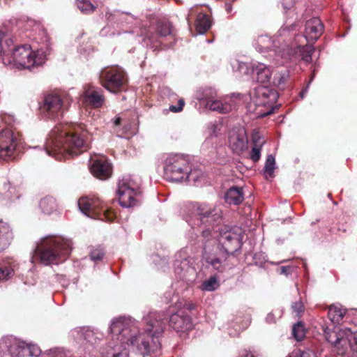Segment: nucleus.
Instances as JSON below:
<instances>
[{
    "label": "nucleus",
    "mask_w": 357,
    "mask_h": 357,
    "mask_svg": "<svg viewBox=\"0 0 357 357\" xmlns=\"http://www.w3.org/2000/svg\"><path fill=\"white\" fill-rule=\"evenodd\" d=\"M190 215L186 222L192 228L202 229L203 237V260L208 268L218 273L227 268V256L240 249L241 231L239 229H230L227 227L218 229V234H211V228L218 224L222 215L220 208L205 204H192Z\"/></svg>",
    "instance_id": "1"
},
{
    "label": "nucleus",
    "mask_w": 357,
    "mask_h": 357,
    "mask_svg": "<svg viewBox=\"0 0 357 357\" xmlns=\"http://www.w3.org/2000/svg\"><path fill=\"white\" fill-rule=\"evenodd\" d=\"M144 333H139L137 321L130 317L114 319L109 326L112 341L106 348L100 349L102 357H128V349L139 352L145 357L160 349L159 337L166 324L164 314L150 312L144 317Z\"/></svg>",
    "instance_id": "2"
},
{
    "label": "nucleus",
    "mask_w": 357,
    "mask_h": 357,
    "mask_svg": "<svg viewBox=\"0 0 357 357\" xmlns=\"http://www.w3.org/2000/svg\"><path fill=\"white\" fill-rule=\"evenodd\" d=\"M88 130L83 125H59L51 131L44 153L56 160L74 156L88 147Z\"/></svg>",
    "instance_id": "3"
},
{
    "label": "nucleus",
    "mask_w": 357,
    "mask_h": 357,
    "mask_svg": "<svg viewBox=\"0 0 357 357\" xmlns=\"http://www.w3.org/2000/svg\"><path fill=\"white\" fill-rule=\"evenodd\" d=\"M72 243L61 236H46L37 244L34 250L35 257L45 264L63 261L70 253Z\"/></svg>",
    "instance_id": "4"
},
{
    "label": "nucleus",
    "mask_w": 357,
    "mask_h": 357,
    "mask_svg": "<svg viewBox=\"0 0 357 357\" xmlns=\"http://www.w3.org/2000/svg\"><path fill=\"white\" fill-rule=\"evenodd\" d=\"M3 63L11 68L31 70L45 62V56L39 52H33L29 45L15 47L11 54H5L1 58Z\"/></svg>",
    "instance_id": "5"
},
{
    "label": "nucleus",
    "mask_w": 357,
    "mask_h": 357,
    "mask_svg": "<svg viewBox=\"0 0 357 357\" xmlns=\"http://www.w3.org/2000/svg\"><path fill=\"white\" fill-rule=\"evenodd\" d=\"M324 328L325 339L337 354L344 355L349 350L357 352V331L353 333L348 328H336L333 331H330L328 326Z\"/></svg>",
    "instance_id": "6"
},
{
    "label": "nucleus",
    "mask_w": 357,
    "mask_h": 357,
    "mask_svg": "<svg viewBox=\"0 0 357 357\" xmlns=\"http://www.w3.org/2000/svg\"><path fill=\"white\" fill-rule=\"evenodd\" d=\"M249 109L257 116L264 117L273 112V104L277 99L275 91L265 86H258L250 92Z\"/></svg>",
    "instance_id": "7"
},
{
    "label": "nucleus",
    "mask_w": 357,
    "mask_h": 357,
    "mask_svg": "<svg viewBox=\"0 0 357 357\" xmlns=\"http://www.w3.org/2000/svg\"><path fill=\"white\" fill-rule=\"evenodd\" d=\"M296 25L291 27H282L274 36L273 38H269L268 36H259L255 44L258 51L272 50L282 57V50L289 47L288 43L291 40V37L295 35L293 32Z\"/></svg>",
    "instance_id": "8"
},
{
    "label": "nucleus",
    "mask_w": 357,
    "mask_h": 357,
    "mask_svg": "<svg viewBox=\"0 0 357 357\" xmlns=\"http://www.w3.org/2000/svg\"><path fill=\"white\" fill-rule=\"evenodd\" d=\"M164 176L172 182H183L187 181L190 173L188 160L179 155H169L164 162Z\"/></svg>",
    "instance_id": "9"
},
{
    "label": "nucleus",
    "mask_w": 357,
    "mask_h": 357,
    "mask_svg": "<svg viewBox=\"0 0 357 357\" xmlns=\"http://www.w3.org/2000/svg\"><path fill=\"white\" fill-rule=\"evenodd\" d=\"M70 102L71 99L66 94H49L45 97L40 111L47 119H59L68 110Z\"/></svg>",
    "instance_id": "10"
},
{
    "label": "nucleus",
    "mask_w": 357,
    "mask_h": 357,
    "mask_svg": "<svg viewBox=\"0 0 357 357\" xmlns=\"http://www.w3.org/2000/svg\"><path fill=\"white\" fill-rule=\"evenodd\" d=\"M101 85L111 93H116L123 91L127 84L126 73L121 68L105 67L99 73Z\"/></svg>",
    "instance_id": "11"
},
{
    "label": "nucleus",
    "mask_w": 357,
    "mask_h": 357,
    "mask_svg": "<svg viewBox=\"0 0 357 357\" xmlns=\"http://www.w3.org/2000/svg\"><path fill=\"white\" fill-rule=\"evenodd\" d=\"M139 185L140 180L130 175L119 181L117 195L121 206L128 208L136 204L135 197L140 193Z\"/></svg>",
    "instance_id": "12"
},
{
    "label": "nucleus",
    "mask_w": 357,
    "mask_h": 357,
    "mask_svg": "<svg viewBox=\"0 0 357 357\" xmlns=\"http://www.w3.org/2000/svg\"><path fill=\"white\" fill-rule=\"evenodd\" d=\"M78 206L82 213L91 218L112 222L115 218L114 213L102 205L99 199L82 197L78 201Z\"/></svg>",
    "instance_id": "13"
},
{
    "label": "nucleus",
    "mask_w": 357,
    "mask_h": 357,
    "mask_svg": "<svg viewBox=\"0 0 357 357\" xmlns=\"http://www.w3.org/2000/svg\"><path fill=\"white\" fill-rule=\"evenodd\" d=\"M21 139L10 129L0 131V158L3 160H15L20 152Z\"/></svg>",
    "instance_id": "14"
},
{
    "label": "nucleus",
    "mask_w": 357,
    "mask_h": 357,
    "mask_svg": "<svg viewBox=\"0 0 357 357\" xmlns=\"http://www.w3.org/2000/svg\"><path fill=\"white\" fill-rule=\"evenodd\" d=\"M301 40H303V36L294 35L288 43L289 47L282 50V58L286 61L296 60L298 57H301L306 63L312 61V54L314 48L310 45H302Z\"/></svg>",
    "instance_id": "15"
},
{
    "label": "nucleus",
    "mask_w": 357,
    "mask_h": 357,
    "mask_svg": "<svg viewBox=\"0 0 357 357\" xmlns=\"http://www.w3.org/2000/svg\"><path fill=\"white\" fill-rule=\"evenodd\" d=\"M149 26L147 27L146 24L143 25L141 30L140 36L143 37V40H149L153 43L157 35L160 36H167L172 33V26L169 22L158 19L155 16H152L149 20Z\"/></svg>",
    "instance_id": "16"
},
{
    "label": "nucleus",
    "mask_w": 357,
    "mask_h": 357,
    "mask_svg": "<svg viewBox=\"0 0 357 357\" xmlns=\"http://www.w3.org/2000/svg\"><path fill=\"white\" fill-rule=\"evenodd\" d=\"M70 334L77 341L82 342L89 353L99 345L104 337L99 331L90 328H77L72 330Z\"/></svg>",
    "instance_id": "17"
},
{
    "label": "nucleus",
    "mask_w": 357,
    "mask_h": 357,
    "mask_svg": "<svg viewBox=\"0 0 357 357\" xmlns=\"http://www.w3.org/2000/svg\"><path fill=\"white\" fill-rule=\"evenodd\" d=\"M174 263V272L179 279L190 280V277L195 275V269L192 266V259L185 250H181L176 254Z\"/></svg>",
    "instance_id": "18"
},
{
    "label": "nucleus",
    "mask_w": 357,
    "mask_h": 357,
    "mask_svg": "<svg viewBox=\"0 0 357 357\" xmlns=\"http://www.w3.org/2000/svg\"><path fill=\"white\" fill-rule=\"evenodd\" d=\"M228 144L231 151L238 155L248 149V139L243 128H234L229 132Z\"/></svg>",
    "instance_id": "19"
},
{
    "label": "nucleus",
    "mask_w": 357,
    "mask_h": 357,
    "mask_svg": "<svg viewBox=\"0 0 357 357\" xmlns=\"http://www.w3.org/2000/svg\"><path fill=\"white\" fill-rule=\"evenodd\" d=\"M347 314V309L339 303L333 304L328 307V318L330 320V324H324L321 325L323 332L324 333V326H328L331 330L333 331L335 328H346L345 326L340 325L344 321V318Z\"/></svg>",
    "instance_id": "20"
},
{
    "label": "nucleus",
    "mask_w": 357,
    "mask_h": 357,
    "mask_svg": "<svg viewBox=\"0 0 357 357\" xmlns=\"http://www.w3.org/2000/svg\"><path fill=\"white\" fill-rule=\"evenodd\" d=\"M82 97L86 104L94 108L102 107L105 100L102 90L91 84H86L84 86Z\"/></svg>",
    "instance_id": "21"
},
{
    "label": "nucleus",
    "mask_w": 357,
    "mask_h": 357,
    "mask_svg": "<svg viewBox=\"0 0 357 357\" xmlns=\"http://www.w3.org/2000/svg\"><path fill=\"white\" fill-rule=\"evenodd\" d=\"M90 170L93 175L101 180H106L112 173V167L104 156L91 159Z\"/></svg>",
    "instance_id": "22"
},
{
    "label": "nucleus",
    "mask_w": 357,
    "mask_h": 357,
    "mask_svg": "<svg viewBox=\"0 0 357 357\" xmlns=\"http://www.w3.org/2000/svg\"><path fill=\"white\" fill-rule=\"evenodd\" d=\"M197 15V20L195 23L196 30L198 33L203 34L206 33L211 26V20L210 17L205 13L199 11V6H195L192 7L188 15H186V20L188 24L191 22L193 15Z\"/></svg>",
    "instance_id": "23"
},
{
    "label": "nucleus",
    "mask_w": 357,
    "mask_h": 357,
    "mask_svg": "<svg viewBox=\"0 0 357 357\" xmlns=\"http://www.w3.org/2000/svg\"><path fill=\"white\" fill-rule=\"evenodd\" d=\"M169 326L177 332H185L192 328L191 318L182 310L172 314L169 317Z\"/></svg>",
    "instance_id": "24"
},
{
    "label": "nucleus",
    "mask_w": 357,
    "mask_h": 357,
    "mask_svg": "<svg viewBox=\"0 0 357 357\" xmlns=\"http://www.w3.org/2000/svg\"><path fill=\"white\" fill-rule=\"evenodd\" d=\"M13 357H38L41 353L40 348L36 344H27L18 342L10 348Z\"/></svg>",
    "instance_id": "25"
},
{
    "label": "nucleus",
    "mask_w": 357,
    "mask_h": 357,
    "mask_svg": "<svg viewBox=\"0 0 357 357\" xmlns=\"http://www.w3.org/2000/svg\"><path fill=\"white\" fill-rule=\"evenodd\" d=\"M324 25L318 17H312L305 24V35L303 39L307 42L317 40L323 33Z\"/></svg>",
    "instance_id": "26"
},
{
    "label": "nucleus",
    "mask_w": 357,
    "mask_h": 357,
    "mask_svg": "<svg viewBox=\"0 0 357 357\" xmlns=\"http://www.w3.org/2000/svg\"><path fill=\"white\" fill-rule=\"evenodd\" d=\"M237 102L232 98H225L223 100H218L217 97L212 101L206 103V108L222 114H227L235 109Z\"/></svg>",
    "instance_id": "27"
},
{
    "label": "nucleus",
    "mask_w": 357,
    "mask_h": 357,
    "mask_svg": "<svg viewBox=\"0 0 357 357\" xmlns=\"http://www.w3.org/2000/svg\"><path fill=\"white\" fill-rule=\"evenodd\" d=\"M13 40L8 33L7 28L3 26L0 28V54L3 57L5 54H11L14 48H12Z\"/></svg>",
    "instance_id": "28"
},
{
    "label": "nucleus",
    "mask_w": 357,
    "mask_h": 357,
    "mask_svg": "<svg viewBox=\"0 0 357 357\" xmlns=\"http://www.w3.org/2000/svg\"><path fill=\"white\" fill-rule=\"evenodd\" d=\"M13 231L10 225L3 221H0V252L6 249L13 239Z\"/></svg>",
    "instance_id": "29"
},
{
    "label": "nucleus",
    "mask_w": 357,
    "mask_h": 357,
    "mask_svg": "<svg viewBox=\"0 0 357 357\" xmlns=\"http://www.w3.org/2000/svg\"><path fill=\"white\" fill-rule=\"evenodd\" d=\"M225 199L229 204L238 205L244 199L243 188L240 187L230 188L225 195Z\"/></svg>",
    "instance_id": "30"
},
{
    "label": "nucleus",
    "mask_w": 357,
    "mask_h": 357,
    "mask_svg": "<svg viewBox=\"0 0 357 357\" xmlns=\"http://www.w3.org/2000/svg\"><path fill=\"white\" fill-rule=\"evenodd\" d=\"M252 71L258 82L266 84L270 82L272 73L265 64L258 63L253 66Z\"/></svg>",
    "instance_id": "31"
},
{
    "label": "nucleus",
    "mask_w": 357,
    "mask_h": 357,
    "mask_svg": "<svg viewBox=\"0 0 357 357\" xmlns=\"http://www.w3.org/2000/svg\"><path fill=\"white\" fill-rule=\"evenodd\" d=\"M252 143L253 145L250 153V158L254 162H256L260 159L261 148L265 143V141L264 139H261L258 132H255L252 135Z\"/></svg>",
    "instance_id": "32"
},
{
    "label": "nucleus",
    "mask_w": 357,
    "mask_h": 357,
    "mask_svg": "<svg viewBox=\"0 0 357 357\" xmlns=\"http://www.w3.org/2000/svg\"><path fill=\"white\" fill-rule=\"evenodd\" d=\"M217 97V93L215 89L212 88H206L199 90L197 93V99L201 104L206 105V103L212 101V100Z\"/></svg>",
    "instance_id": "33"
},
{
    "label": "nucleus",
    "mask_w": 357,
    "mask_h": 357,
    "mask_svg": "<svg viewBox=\"0 0 357 357\" xmlns=\"http://www.w3.org/2000/svg\"><path fill=\"white\" fill-rule=\"evenodd\" d=\"M40 207L45 213H50L56 208V200L52 197H45L40 202Z\"/></svg>",
    "instance_id": "34"
},
{
    "label": "nucleus",
    "mask_w": 357,
    "mask_h": 357,
    "mask_svg": "<svg viewBox=\"0 0 357 357\" xmlns=\"http://www.w3.org/2000/svg\"><path fill=\"white\" fill-rule=\"evenodd\" d=\"M76 4L77 8L84 13H91L96 8V5L94 4L93 0H77Z\"/></svg>",
    "instance_id": "35"
},
{
    "label": "nucleus",
    "mask_w": 357,
    "mask_h": 357,
    "mask_svg": "<svg viewBox=\"0 0 357 357\" xmlns=\"http://www.w3.org/2000/svg\"><path fill=\"white\" fill-rule=\"evenodd\" d=\"M219 282L215 276L211 277L208 280H205L201 285L203 291H212L218 289Z\"/></svg>",
    "instance_id": "36"
},
{
    "label": "nucleus",
    "mask_w": 357,
    "mask_h": 357,
    "mask_svg": "<svg viewBox=\"0 0 357 357\" xmlns=\"http://www.w3.org/2000/svg\"><path fill=\"white\" fill-rule=\"evenodd\" d=\"M275 158L272 155H268L266 158V161L264 169V173L266 176H268L270 177L273 176V172L275 169Z\"/></svg>",
    "instance_id": "37"
},
{
    "label": "nucleus",
    "mask_w": 357,
    "mask_h": 357,
    "mask_svg": "<svg viewBox=\"0 0 357 357\" xmlns=\"http://www.w3.org/2000/svg\"><path fill=\"white\" fill-rule=\"evenodd\" d=\"M122 122L123 124V130L125 134L132 135L135 133L133 125L131 123L126 121L125 119H123L121 117L116 118L114 121V123L115 126H119L121 124Z\"/></svg>",
    "instance_id": "38"
},
{
    "label": "nucleus",
    "mask_w": 357,
    "mask_h": 357,
    "mask_svg": "<svg viewBox=\"0 0 357 357\" xmlns=\"http://www.w3.org/2000/svg\"><path fill=\"white\" fill-rule=\"evenodd\" d=\"M292 334L296 340L301 341L305 337V333L303 324L301 322H298L294 324L292 328Z\"/></svg>",
    "instance_id": "39"
},
{
    "label": "nucleus",
    "mask_w": 357,
    "mask_h": 357,
    "mask_svg": "<svg viewBox=\"0 0 357 357\" xmlns=\"http://www.w3.org/2000/svg\"><path fill=\"white\" fill-rule=\"evenodd\" d=\"M289 77V73L287 70L278 73L274 76V83L278 85H281L287 80Z\"/></svg>",
    "instance_id": "40"
},
{
    "label": "nucleus",
    "mask_w": 357,
    "mask_h": 357,
    "mask_svg": "<svg viewBox=\"0 0 357 357\" xmlns=\"http://www.w3.org/2000/svg\"><path fill=\"white\" fill-rule=\"evenodd\" d=\"M222 123L218 121L211 122L208 125V129L210 136H217L221 130Z\"/></svg>",
    "instance_id": "41"
},
{
    "label": "nucleus",
    "mask_w": 357,
    "mask_h": 357,
    "mask_svg": "<svg viewBox=\"0 0 357 357\" xmlns=\"http://www.w3.org/2000/svg\"><path fill=\"white\" fill-rule=\"evenodd\" d=\"M282 310L276 309L268 313L266 317V321L268 324H273L276 321L277 318H280L282 315Z\"/></svg>",
    "instance_id": "42"
},
{
    "label": "nucleus",
    "mask_w": 357,
    "mask_h": 357,
    "mask_svg": "<svg viewBox=\"0 0 357 357\" xmlns=\"http://www.w3.org/2000/svg\"><path fill=\"white\" fill-rule=\"evenodd\" d=\"M189 176L187 180L192 181L194 184H197V182L200 181L204 176L203 173L199 170H191L190 167V173H188Z\"/></svg>",
    "instance_id": "43"
},
{
    "label": "nucleus",
    "mask_w": 357,
    "mask_h": 357,
    "mask_svg": "<svg viewBox=\"0 0 357 357\" xmlns=\"http://www.w3.org/2000/svg\"><path fill=\"white\" fill-rule=\"evenodd\" d=\"M13 273V270L10 267L0 268V281L8 280Z\"/></svg>",
    "instance_id": "44"
},
{
    "label": "nucleus",
    "mask_w": 357,
    "mask_h": 357,
    "mask_svg": "<svg viewBox=\"0 0 357 357\" xmlns=\"http://www.w3.org/2000/svg\"><path fill=\"white\" fill-rule=\"evenodd\" d=\"M105 255V252L101 248H96L91 251V259L92 261H97L101 260Z\"/></svg>",
    "instance_id": "45"
},
{
    "label": "nucleus",
    "mask_w": 357,
    "mask_h": 357,
    "mask_svg": "<svg viewBox=\"0 0 357 357\" xmlns=\"http://www.w3.org/2000/svg\"><path fill=\"white\" fill-rule=\"evenodd\" d=\"M184 105V100L183 99H180L178 101L177 105H171L169 107V110L172 112H179L183 110Z\"/></svg>",
    "instance_id": "46"
},
{
    "label": "nucleus",
    "mask_w": 357,
    "mask_h": 357,
    "mask_svg": "<svg viewBox=\"0 0 357 357\" xmlns=\"http://www.w3.org/2000/svg\"><path fill=\"white\" fill-rule=\"evenodd\" d=\"M291 308L294 312H296L298 314H301L304 311V306L302 302H296L294 303Z\"/></svg>",
    "instance_id": "47"
},
{
    "label": "nucleus",
    "mask_w": 357,
    "mask_h": 357,
    "mask_svg": "<svg viewBox=\"0 0 357 357\" xmlns=\"http://www.w3.org/2000/svg\"><path fill=\"white\" fill-rule=\"evenodd\" d=\"M48 355L50 357H63V354L60 349H54L49 351Z\"/></svg>",
    "instance_id": "48"
},
{
    "label": "nucleus",
    "mask_w": 357,
    "mask_h": 357,
    "mask_svg": "<svg viewBox=\"0 0 357 357\" xmlns=\"http://www.w3.org/2000/svg\"><path fill=\"white\" fill-rule=\"evenodd\" d=\"M294 0H282V4L284 9L287 11L294 6Z\"/></svg>",
    "instance_id": "49"
},
{
    "label": "nucleus",
    "mask_w": 357,
    "mask_h": 357,
    "mask_svg": "<svg viewBox=\"0 0 357 357\" xmlns=\"http://www.w3.org/2000/svg\"><path fill=\"white\" fill-rule=\"evenodd\" d=\"M292 268L291 266H282L280 268V273L284 275H289L291 273Z\"/></svg>",
    "instance_id": "50"
},
{
    "label": "nucleus",
    "mask_w": 357,
    "mask_h": 357,
    "mask_svg": "<svg viewBox=\"0 0 357 357\" xmlns=\"http://www.w3.org/2000/svg\"><path fill=\"white\" fill-rule=\"evenodd\" d=\"M301 357H316L315 354L311 351L301 352Z\"/></svg>",
    "instance_id": "51"
},
{
    "label": "nucleus",
    "mask_w": 357,
    "mask_h": 357,
    "mask_svg": "<svg viewBox=\"0 0 357 357\" xmlns=\"http://www.w3.org/2000/svg\"><path fill=\"white\" fill-rule=\"evenodd\" d=\"M184 307L188 310H192L195 309V305L192 303H185Z\"/></svg>",
    "instance_id": "52"
},
{
    "label": "nucleus",
    "mask_w": 357,
    "mask_h": 357,
    "mask_svg": "<svg viewBox=\"0 0 357 357\" xmlns=\"http://www.w3.org/2000/svg\"><path fill=\"white\" fill-rule=\"evenodd\" d=\"M310 83V82L307 84L306 88L301 92L300 96L302 98H303L305 94L307 93Z\"/></svg>",
    "instance_id": "53"
},
{
    "label": "nucleus",
    "mask_w": 357,
    "mask_h": 357,
    "mask_svg": "<svg viewBox=\"0 0 357 357\" xmlns=\"http://www.w3.org/2000/svg\"><path fill=\"white\" fill-rule=\"evenodd\" d=\"M241 357H254V355L250 351H245Z\"/></svg>",
    "instance_id": "54"
},
{
    "label": "nucleus",
    "mask_w": 357,
    "mask_h": 357,
    "mask_svg": "<svg viewBox=\"0 0 357 357\" xmlns=\"http://www.w3.org/2000/svg\"><path fill=\"white\" fill-rule=\"evenodd\" d=\"M226 6H227L226 9H227V12H229L231 10V7L228 5H227Z\"/></svg>",
    "instance_id": "55"
}]
</instances>
